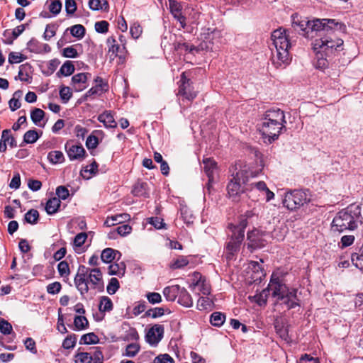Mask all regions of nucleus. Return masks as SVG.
Returning a JSON list of instances; mask_svg holds the SVG:
<instances>
[{"label": "nucleus", "mask_w": 363, "mask_h": 363, "mask_svg": "<svg viewBox=\"0 0 363 363\" xmlns=\"http://www.w3.org/2000/svg\"><path fill=\"white\" fill-rule=\"evenodd\" d=\"M292 27L307 38H313L318 32H330L331 30L340 29L342 26L335 19H313L309 21L307 18H302L297 15L292 16Z\"/></svg>", "instance_id": "nucleus-1"}, {"label": "nucleus", "mask_w": 363, "mask_h": 363, "mask_svg": "<svg viewBox=\"0 0 363 363\" xmlns=\"http://www.w3.org/2000/svg\"><path fill=\"white\" fill-rule=\"evenodd\" d=\"M272 61L273 65L279 68L282 65L290 63L291 57L289 54V48L291 44L286 35V30L281 28L274 30L271 35Z\"/></svg>", "instance_id": "nucleus-2"}, {"label": "nucleus", "mask_w": 363, "mask_h": 363, "mask_svg": "<svg viewBox=\"0 0 363 363\" xmlns=\"http://www.w3.org/2000/svg\"><path fill=\"white\" fill-rule=\"evenodd\" d=\"M74 282L82 296H84L89 290V284L91 289L104 291L103 275L99 268L90 269L84 265H79Z\"/></svg>", "instance_id": "nucleus-3"}, {"label": "nucleus", "mask_w": 363, "mask_h": 363, "mask_svg": "<svg viewBox=\"0 0 363 363\" xmlns=\"http://www.w3.org/2000/svg\"><path fill=\"white\" fill-rule=\"evenodd\" d=\"M362 218L361 206L352 203L336 213L331 223V230L342 233L357 228Z\"/></svg>", "instance_id": "nucleus-4"}, {"label": "nucleus", "mask_w": 363, "mask_h": 363, "mask_svg": "<svg viewBox=\"0 0 363 363\" xmlns=\"http://www.w3.org/2000/svg\"><path fill=\"white\" fill-rule=\"evenodd\" d=\"M342 28L330 32H318L317 35H315V39L313 43V48L314 51L319 52H323L325 56L329 57L334 51H340L342 50L341 47L343 45V40L337 37V32H344L345 30V26L339 22Z\"/></svg>", "instance_id": "nucleus-5"}, {"label": "nucleus", "mask_w": 363, "mask_h": 363, "mask_svg": "<svg viewBox=\"0 0 363 363\" xmlns=\"http://www.w3.org/2000/svg\"><path fill=\"white\" fill-rule=\"evenodd\" d=\"M233 168L234 170L230 169L232 178L227 185V191L233 202H238L245 192L244 185L248 182L249 177L253 176L245 166L242 167L240 164H236Z\"/></svg>", "instance_id": "nucleus-6"}, {"label": "nucleus", "mask_w": 363, "mask_h": 363, "mask_svg": "<svg viewBox=\"0 0 363 363\" xmlns=\"http://www.w3.org/2000/svg\"><path fill=\"white\" fill-rule=\"evenodd\" d=\"M252 216V213L247 211L239 218L238 224H230L228 229L231 233L228 235L229 240L226 243V250L229 254L234 255L240 249L244 240L245 228L248 225L247 219Z\"/></svg>", "instance_id": "nucleus-7"}, {"label": "nucleus", "mask_w": 363, "mask_h": 363, "mask_svg": "<svg viewBox=\"0 0 363 363\" xmlns=\"http://www.w3.org/2000/svg\"><path fill=\"white\" fill-rule=\"evenodd\" d=\"M267 290L269 295L271 294L272 296L277 301L285 299L286 296H295L294 291H292V289H289L279 277H272Z\"/></svg>", "instance_id": "nucleus-8"}, {"label": "nucleus", "mask_w": 363, "mask_h": 363, "mask_svg": "<svg viewBox=\"0 0 363 363\" xmlns=\"http://www.w3.org/2000/svg\"><path fill=\"white\" fill-rule=\"evenodd\" d=\"M286 129V125L268 120H262L259 130L262 137L267 139L269 143H272L279 138L282 130Z\"/></svg>", "instance_id": "nucleus-9"}, {"label": "nucleus", "mask_w": 363, "mask_h": 363, "mask_svg": "<svg viewBox=\"0 0 363 363\" xmlns=\"http://www.w3.org/2000/svg\"><path fill=\"white\" fill-rule=\"evenodd\" d=\"M179 101H188L191 102L197 96V91L194 89L193 82L186 77V73L183 72L179 82V89L177 94Z\"/></svg>", "instance_id": "nucleus-10"}, {"label": "nucleus", "mask_w": 363, "mask_h": 363, "mask_svg": "<svg viewBox=\"0 0 363 363\" xmlns=\"http://www.w3.org/2000/svg\"><path fill=\"white\" fill-rule=\"evenodd\" d=\"M310 201L305 191L294 190L287 192L283 200V205L288 209L294 211L299 208Z\"/></svg>", "instance_id": "nucleus-11"}, {"label": "nucleus", "mask_w": 363, "mask_h": 363, "mask_svg": "<svg viewBox=\"0 0 363 363\" xmlns=\"http://www.w3.org/2000/svg\"><path fill=\"white\" fill-rule=\"evenodd\" d=\"M264 233L257 229H253L247 234V248L251 251L263 247L266 244V240L263 238Z\"/></svg>", "instance_id": "nucleus-12"}, {"label": "nucleus", "mask_w": 363, "mask_h": 363, "mask_svg": "<svg viewBox=\"0 0 363 363\" xmlns=\"http://www.w3.org/2000/svg\"><path fill=\"white\" fill-rule=\"evenodd\" d=\"M67 154L70 160H82L86 156V150L81 144H74L73 141H67L65 145Z\"/></svg>", "instance_id": "nucleus-13"}, {"label": "nucleus", "mask_w": 363, "mask_h": 363, "mask_svg": "<svg viewBox=\"0 0 363 363\" xmlns=\"http://www.w3.org/2000/svg\"><path fill=\"white\" fill-rule=\"evenodd\" d=\"M164 328L162 325L155 324L145 335L146 342L152 346H156L162 339Z\"/></svg>", "instance_id": "nucleus-14"}, {"label": "nucleus", "mask_w": 363, "mask_h": 363, "mask_svg": "<svg viewBox=\"0 0 363 363\" xmlns=\"http://www.w3.org/2000/svg\"><path fill=\"white\" fill-rule=\"evenodd\" d=\"M262 120H268L279 123L286 124L284 111L278 108H272L265 111Z\"/></svg>", "instance_id": "nucleus-15"}, {"label": "nucleus", "mask_w": 363, "mask_h": 363, "mask_svg": "<svg viewBox=\"0 0 363 363\" xmlns=\"http://www.w3.org/2000/svg\"><path fill=\"white\" fill-rule=\"evenodd\" d=\"M169 9L174 17L180 23L181 26H186V18L182 13V6L175 0H169Z\"/></svg>", "instance_id": "nucleus-16"}, {"label": "nucleus", "mask_w": 363, "mask_h": 363, "mask_svg": "<svg viewBox=\"0 0 363 363\" xmlns=\"http://www.w3.org/2000/svg\"><path fill=\"white\" fill-rule=\"evenodd\" d=\"M91 77L90 73H78L72 77V83L75 86L74 89L77 91H82L86 88L85 85L81 84H86L88 78Z\"/></svg>", "instance_id": "nucleus-17"}, {"label": "nucleus", "mask_w": 363, "mask_h": 363, "mask_svg": "<svg viewBox=\"0 0 363 363\" xmlns=\"http://www.w3.org/2000/svg\"><path fill=\"white\" fill-rule=\"evenodd\" d=\"M98 121L103 123L106 128H116L117 123L111 111H106L98 116Z\"/></svg>", "instance_id": "nucleus-18"}, {"label": "nucleus", "mask_w": 363, "mask_h": 363, "mask_svg": "<svg viewBox=\"0 0 363 363\" xmlns=\"http://www.w3.org/2000/svg\"><path fill=\"white\" fill-rule=\"evenodd\" d=\"M181 286L179 285H172L165 287L163 289V295L168 301H174L179 295Z\"/></svg>", "instance_id": "nucleus-19"}, {"label": "nucleus", "mask_w": 363, "mask_h": 363, "mask_svg": "<svg viewBox=\"0 0 363 363\" xmlns=\"http://www.w3.org/2000/svg\"><path fill=\"white\" fill-rule=\"evenodd\" d=\"M180 305L190 308L193 306V300L189 294V293L186 291V289L184 287L181 288L179 295H178V301Z\"/></svg>", "instance_id": "nucleus-20"}, {"label": "nucleus", "mask_w": 363, "mask_h": 363, "mask_svg": "<svg viewBox=\"0 0 363 363\" xmlns=\"http://www.w3.org/2000/svg\"><path fill=\"white\" fill-rule=\"evenodd\" d=\"M132 193L135 196L148 197L147 184L146 182H138L133 186Z\"/></svg>", "instance_id": "nucleus-21"}, {"label": "nucleus", "mask_w": 363, "mask_h": 363, "mask_svg": "<svg viewBox=\"0 0 363 363\" xmlns=\"http://www.w3.org/2000/svg\"><path fill=\"white\" fill-rule=\"evenodd\" d=\"M102 130H94L90 135L88 136L86 141V146L89 150H94L97 147L99 142L98 136L102 135Z\"/></svg>", "instance_id": "nucleus-22"}, {"label": "nucleus", "mask_w": 363, "mask_h": 363, "mask_svg": "<svg viewBox=\"0 0 363 363\" xmlns=\"http://www.w3.org/2000/svg\"><path fill=\"white\" fill-rule=\"evenodd\" d=\"M203 169L208 177L209 182L213 179V172L216 169V162L211 158H205L203 160Z\"/></svg>", "instance_id": "nucleus-23"}, {"label": "nucleus", "mask_w": 363, "mask_h": 363, "mask_svg": "<svg viewBox=\"0 0 363 363\" xmlns=\"http://www.w3.org/2000/svg\"><path fill=\"white\" fill-rule=\"evenodd\" d=\"M61 201L57 197H53L46 202L45 209L48 214L52 215L55 213L60 206Z\"/></svg>", "instance_id": "nucleus-24"}, {"label": "nucleus", "mask_w": 363, "mask_h": 363, "mask_svg": "<svg viewBox=\"0 0 363 363\" xmlns=\"http://www.w3.org/2000/svg\"><path fill=\"white\" fill-rule=\"evenodd\" d=\"M174 50L180 53L182 52H189V53H193L194 51H198V48L194 45H191L186 43L184 42H176L174 44Z\"/></svg>", "instance_id": "nucleus-25"}, {"label": "nucleus", "mask_w": 363, "mask_h": 363, "mask_svg": "<svg viewBox=\"0 0 363 363\" xmlns=\"http://www.w3.org/2000/svg\"><path fill=\"white\" fill-rule=\"evenodd\" d=\"M74 72V66L71 61H66L61 66L60 70L57 72V76L60 77L61 76L68 77L72 74Z\"/></svg>", "instance_id": "nucleus-26"}, {"label": "nucleus", "mask_w": 363, "mask_h": 363, "mask_svg": "<svg viewBox=\"0 0 363 363\" xmlns=\"http://www.w3.org/2000/svg\"><path fill=\"white\" fill-rule=\"evenodd\" d=\"M22 95L23 91L21 90H17L13 93V97L9 101V106L11 111H15L21 107L20 99Z\"/></svg>", "instance_id": "nucleus-27"}, {"label": "nucleus", "mask_w": 363, "mask_h": 363, "mask_svg": "<svg viewBox=\"0 0 363 363\" xmlns=\"http://www.w3.org/2000/svg\"><path fill=\"white\" fill-rule=\"evenodd\" d=\"M274 328L277 334L284 340L289 339V331L284 323L281 321L276 320L274 322Z\"/></svg>", "instance_id": "nucleus-28"}, {"label": "nucleus", "mask_w": 363, "mask_h": 363, "mask_svg": "<svg viewBox=\"0 0 363 363\" xmlns=\"http://www.w3.org/2000/svg\"><path fill=\"white\" fill-rule=\"evenodd\" d=\"M117 254L120 255V252L112 248H106L101 252V259L105 263H111L115 259Z\"/></svg>", "instance_id": "nucleus-29"}, {"label": "nucleus", "mask_w": 363, "mask_h": 363, "mask_svg": "<svg viewBox=\"0 0 363 363\" xmlns=\"http://www.w3.org/2000/svg\"><path fill=\"white\" fill-rule=\"evenodd\" d=\"M108 274L110 275H124L125 272V264L123 262L114 263L108 267Z\"/></svg>", "instance_id": "nucleus-30"}, {"label": "nucleus", "mask_w": 363, "mask_h": 363, "mask_svg": "<svg viewBox=\"0 0 363 363\" xmlns=\"http://www.w3.org/2000/svg\"><path fill=\"white\" fill-rule=\"evenodd\" d=\"M89 6L90 9L94 11H107L108 9V3L107 0H89Z\"/></svg>", "instance_id": "nucleus-31"}, {"label": "nucleus", "mask_w": 363, "mask_h": 363, "mask_svg": "<svg viewBox=\"0 0 363 363\" xmlns=\"http://www.w3.org/2000/svg\"><path fill=\"white\" fill-rule=\"evenodd\" d=\"M45 116V112L38 108H35L31 112H30V118L33 123H35L36 125L43 127L45 124L41 125L40 121L43 119Z\"/></svg>", "instance_id": "nucleus-32"}, {"label": "nucleus", "mask_w": 363, "mask_h": 363, "mask_svg": "<svg viewBox=\"0 0 363 363\" xmlns=\"http://www.w3.org/2000/svg\"><path fill=\"white\" fill-rule=\"evenodd\" d=\"M292 291H294V296H286L285 299L282 300L283 303L286 306L288 309L294 308L295 307L300 305L299 299L297 297V289H292Z\"/></svg>", "instance_id": "nucleus-33"}, {"label": "nucleus", "mask_w": 363, "mask_h": 363, "mask_svg": "<svg viewBox=\"0 0 363 363\" xmlns=\"http://www.w3.org/2000/svg\"><path fill=\"white\" fill-rule=\"evenodd\" d=\"M48 160L51 164H56L65 161V157L61 151H51L48 155Z\"/></svg>", "instance_id": "nucleus-34"}, {"label": "nucleus", "mask_w": 363, "mask_h": 363, "mask_svg": "<svg viewBox=\"0 0 363 363\" xmlns=\"http://www.w3.org/2000/svg\"><path fill=\"white\" fill-rule=\"evenodd\" d=\"M351 261L357 268L363 271V244L359 249V253L352 254Z\"/></svg>", "instance_id": "nucleus-35"}, {"label": "nucleus", "mask_w": 363, "mask_h": 363, "mask_svg": "<svg viewBox=\"0 0 363 363\" xmlns=\"http://www.w3.org/2000/svg\"><path fill=\"white\" fill-rule=\"evenodd\" d=\"M225 320V315L221 312H213L211 315L210 322L216 327H220Z\"/></svg>", "instance_id": "nucleus-36"}, {"label": "nucleus", "mask_w": 363, "mask_h": 363, "mask_svg": "<svg viewBox=\"0 0 363 363\" xmlns=\"http://www.w3.org/2000/svg\"><path fill=\"white\" fill-rule=\"evenodd\" d=\"M99 341L98 336L94 333L83 335L79 340L80 345L96 344Z\"/></svg>", "instance_id": "nucleus-37"}, {"label": "nucleus", "mask_w": 363, "mask_h": 363, "mask_svg": "<svg viewBox=\"0 0 363 363\" xmlns=\"http://www.w3.org/2000/svg\"><path fill=\"white\" fill-rule=\"evenodd\" d=\"M99 309L101 312L111 311L113 309V302L108 296H101L99 305Z\"/></svg>", "instance_id": "nucleus-38"}, {"label": "nucleus", "mask_w": 363, "mask_h": 363, "mask_svg": "<svg viewBox=\"0 0 363 363\" xmlns=\"http://www.w3.org/2000/svg\"><path fill=\"white\" fill-rule=\"evenodd\" d=\"M98 169V164L94 160L89 165L86 166L83 171L82 175L84 178L89 179L92 175H94Z\"/></svg>", "instance_id": "nucleus-39"}, {"label": "nucleus", "mask_w": 363, "mask_h": 363, "mask_svg": "<svg viewBox=\"0 0 363 363\" xmlns=\"http://www.w3.org/2000/svg\"><path fill=\"white\" fill-rule=\"evenodd\" d=\"M140 347L137 343H130L128 344L126 347L125 352L123 354V356L128 357H134L139 352Z\"/></svg>", "instance_id": "nucleus-40"}, {"label": "nucleus", "mask_w": 363, "mask_h": 363, "mask_svg": "<svg viewBox=\"0 0 363 363\" xmlns=\"http://www.w3.org/2000/svg\"><path fill=\"white\" fill-rule=\"evenodd\" d=\"M194 286L199 287L200 291L203 295H209L211 293V288L208 284L206 282L204 277L200 276L199 280L196 281L195 284H194Z\"/></svg>", "instance_id": "nucleus-41"}, {"label": "nucleus", "mask_w": 363, "mask_h": 363, "mask_svg": "<svg viewBox=\"0 0 363 363\" xmlns=\"http://www.w3.org/2000/svg\"><path fill=\"white\" fill-rule=\"evenodd\" d=\"M69 29L72 35L78 39L83 38L85 35V28L81 24L74 25Z\"/></svg>", "instance_id": "nucleus-42"}, {"label": "nucleus", "mask_w": 363, "mask_h": 363, "mask_svg": "<svg viewBox=\"0 0 363 363\" xmlns=\"http://www.w3.org/2000/svg\"><path fill=\"white\" fill-rule=\"evenodd\" d=\"M116 41L113 37H110L107 39V45L108 46V51L115 54L116 56L121 52L122 50L125 48L123 46L122 48L118 44L116 43Z\"/></svg>", "instance_id": "nucleus-43"}, {"label": "nucleus", "mask_w": 363, "mask_h": 363, "mask_svg": "<svg viewBox=\"0 0 363 363\" xmlns=\"http://www.w3.org/2000/svg\"><path fill=\"white\" fill-rule=\"evenodd\" d=\"M74 325L77 330H81L88 327L89 322L85 316L76 315L74 319Z\"/></svg>", "instance_id": "nucleus-44"}, {"label": "nucleus", "mask_w": 363, "mask_h": 363, "mask_svg": "<svg viewBox=\"0 0 363 363\" xmlns=\"http://www.w3.org/2000/svg\"><path fill=\"white\" fill-rule=\"evenodd\" d=\"M316 54L317 61L315 63V67L319 69H323L328 67V61L326 59V56H325L323 52H319L318 51H315Z\"/></svg>", "instance_id": "nucleus-45"}, {"label": "nucleus", "mask_w": 363, "mask_h": 363, "mask_svg": "<svg viewBox=\"0 0 363 363\" xmlns=\"http://www.w3.org/2000/svg\"><path fill=\"white\" fill-rule=\"evenodd\" d=\"M39 218V213L35 209L29 210L24 216L25 220L30 224L37 223Z\"/></svg>", "instance_id": "nucleus-46"}, {"label": "nucleus", "mask_w": 363, "mask_h": 363, "mask_svg": "<svg viewBox=\"0 0 363 363\" xmlns=\"http://www.w3.org/2000/svg\"><path fill=\"white\" fill-rule=\"evenodd\" d=\"M39 138V135L35 130H29L23 135V142L27 144L35 143Z\"/></svg>", "instance_id": "nucleus-47"}, {"label": "nucleus", "mask_w": 363, "mask_h": 363, "mask_svg": "<svg viewBox=\"0 0 363 363\" xmlns=\"http://www.w3.org/2000/svg\"><path fill=\"white\" fill-rule=\"evenodd\" d=\"M28 49L35 53H40L43 51L42 43L36 39L32 38L27 44Z\"/></svg>", "instance_id": "nucleus-48"}, {"label": "nucleus", "mask_w": 363, "mask_h": 363, "mask_svg": "<svg viewBox=\"0 0 363 363\" xmlns=\"http://www.w3.org/2000/svg\"><path fill=\"white\" fill-rule=\"evenodd\" d=\"M75 363H91L93 357L88 352H78L75 354Z\"/></svg>", "instance_id": "nucleus-49"}, {"label": "nucleus", "mask_w": 363, "mask_h": 363, "mask_svg": "<svg viewBox=\"0 0 363 363\" xmlns=\"http://www.w3.org/2000/svg\"><path fill=\"white\" fill-rule=\"evenodd\" d=\"M77 342V336L74 334L69 335L62 342V347L66 350L74 347Z\"/></svg>", "instance_id": "nucleus-50"}, {"label": "nucleus", "mask_w": 363, "mask_h": 363, "mask_svg": "<svg viewBox=\"0 0 363 363\" xmlns=\"http://www.w3.org/2000/svg\"><path fill=\"white\" fill-rule=\"evenodd\" d=\"M120 287L119 281L116 278H111L106 287V291L110 295L114 294Z\"/></svg>", "instance_id": "nucleus-51"}, {"label": "nucleus", "mask_w": 363, "mask_h": 363, "mask_svg": "<svg viewBox=\"0 0 363 363\" xmlns=\"http://www.w3.org/2000/svg\"><path fill=\"white\" fill-rule=\"evenodd\" d=\"M26 59V57L21 53L11 52L9 55V62L10 64L19 63Z\"/></svg>", "instance_id": "nucleus-52"}, {"label": "nucleus", "mask_w": 363, "mask_h": 363, "mask_svg": "<svg viewBox=\"0 0 363 363\" xmlns=\"http://www.w3.org/2000/svg\"><path fill=\"white\" fill-rule=\"evenodd\" d=\"M164 310L163 308L157 307L149 309L145 312V316L151 317L152 318H157L164 315Z\"/></svg>", "instance_id": "nucleus-53"}, {"label": "nucleus", "mask_w": 363, "mask_h": 363, "mask_svg": "<svg viewBox=\"0 0 363 363\" xmlns=\"http://www.w3.org/2000/svg\"><path fill=\"white\" fill-rule=\"evenodd\" d=\"M60 96L63 103H67L72 96V92L68 86H62L60 89Z\"/></svg>", "instance_id": "nucleus-54"}, {"label": "nucleus", "mask_w": 363, "mask_h": 363, "mask_svg": "<svg viewBox=\"0 0 363 363\" xmlns=\"http://www.w3.org/2000/svg\"><path fill=\"white\" fill-rule=\"evenodd\" d=\"M13 331L12 325L4 318H0V332L4 335H9Z\"/></svg>", "instance_id": "nucleus-55"}, {"label": "nucleus", "mask_w": 363, "mask_h": 363, "mask_svg": "<svg viewBox=\"0 0 363 363\" xmlns=\"http://www.w3.org/2000/svg\"><path fill=\"white\" fill-rule=\"evenodd\" d=\"M212 301L208 297H200L197 301V308L200 311L208 309L211 307Z\"/></svg>", "instance_id": "nucleus-56"}, {"label": "nucleus", "mask_w": 363, "mask_h": 363, "mask_svg": "<svg viewBox=\"0 0 363 363\" xmlns=\"http://www.w3.org/2000/svg\"><path fill=\"white\" fill-rule=\"evenodd\" d=\"M62 55L67 58H76L79 56V54L76 48L72 45L62 50Z\"/></svg>", "instance_id": "nucleus-57"}, {"label": "nucleus", "mask_w": 363, "mask_h": 363, "mask_svg": "<svg viewBox=\"0 0 363 363\" xmlns=\"http://www.w3.org/2000/svg\"><path fill=\"white\" fill-rule=\"evenodd\" d=\"M57 270L61 277H67L69 273V264L66 261L60 262L57 265Z\"/></svg>", "instance_id": "nucleus-58"}, {"label": "nucleus", "mask_w": 363, "mask_h": 363, "mask_svg": "<svg viewBox=\"0 0 363 363\" xmlns=\"http://www.w3.org/2000/svg\"><path fill=\"white\" fill-rule=\"evenodd\" d=\"M354 236L352 235H344L341 238L339 245L341 248H345L352 245L354 241Z\"/></svg>", "instance_id": "nucleus-59"}, {"label": "nucleus", "mask_w": 363, "mask_h": 363, "mask_svg": "<svg viewBox=\"0 0 363 363\" xmlns=\"http://www.w3.org/2000/svg\"><path fill=\"white\" fill-rule=\"evenodd\" d=\"M268 296H269V294L267 292V289H265L259 294L255 295L254 296V298L258 305L262 306V305H265L267 303Z\"/></svg>", "instance_id": "nucleus-60"}, {"label": "nucleus", "mask_w": 363, "mask_h": 363, "mask_svg": "<svg viewBox=\"0 0 363 363\" xmlns=\"http://www.w3.org/2000/svg\"><path fill=\"white\" fill-rule=\"evenodd\" d=\"M108 23L106 21H98L95 23V30L99 33H106L108 30Z\"/></svg>", "instance_id": "nucleus-61"}, {"label": "nucleus", "mask_w": 363, "mask_h": 363, "mask_svg": "<svg viewBox=\"0 0 363 363\" xmlns=\"http://www.w3.org/2000/svg\"><path fill=\"white\" fill-rule=\"evenodd\" d=\"M146 298L149 303L156 304L162 302V296L159 293L150 292L146 294Z\"/></svg>", "instance_id": "nucleus-62"}, {"label": "nucleus", "mask_w": 363, "mask_h": 363, "mask_svg": "<svg viewBox=\"0 0 363 363\" xmlns=\"http://www.w3.org/2000/svg\"><path fill=\"white\" fill-rule=\"evenodd\" d=\"M56 194L59 199L65 200L69 197V192L66 186H59L56 189Z\"/></svg>", "instance_id": "nucleus-63"}, {"label": "nucleus", "mask_w": 363, "mask_h": 363, "mask_svg": "<svg viewBox=\"0 0 363 363\" xmlns=\"http://www.w3.org/2000/svg\"><path fill=\"white\" fill-rule=\"evenodd\" d=\"M174 363V359L168 354H160L155 357L154 363Z\"/></svg>", "instance_id": "nucleus-64"}]
</instances>
